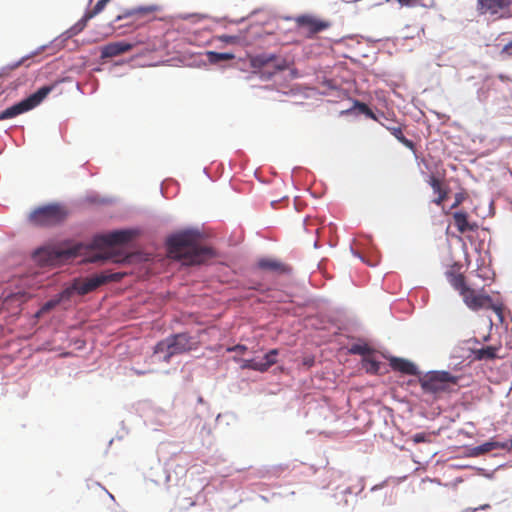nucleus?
<instances>
[{
	"mask_svg": "<svg viewBox=\"0 0 512 512\" xmlns=\"http://www.w3.org/2000/svg\"><path fill=\"white\" fill-rule=\"evenodd\" d=\"M160 9L158 5L139 6L132 9H125L121 14L116 16L115 22H120L124 19H129L127 24L140 25L138 23L142 19L154 14Z\"/></svg>",
	"mask_w": 512,
	"mask_h": 512,
	"instance_id": "obj_11",
	"label": "nucleus"
},
{
	"mask_svg": "<svg viewBox=\"0 0 512 512\" xmlns=\"http://www.w3.org/2000/svg\"><path fill=\"white\" fill-rule=\"evenodd\" d=\"M247 350V347L244 346V345H235L231 348H228V351H231V352H239V353H244L245 351Z\"/></svg>",
	"mask_w": 512,
	"mask_h": 512,
	"instance_id": "obj_36",
	"label": "nucleus"
},
{
	"mask_svg": "<svg viewBox=\"0 0 512 512\" xmlns=\"http://www.w3.org/2000/svg\"><path fill=\"white\" fill-rule=\"evenodd\" d=\"M218 39L221 42H224L226 44H240L243 41H245L244 37L240 34H237V35L223 34V35L218 36Z\"/></svg>",
	"mask_w": 512,
	"mask_h": 512,
	"instance_id": "obj_29",
	"label": "nucleus"
},
{
	"mask_svg": "<svg viewBox=\"0 0 512 512\" xmlns=\"http://www.w3.org/2000/svg\"><path fill=\"white\" fill-rule=\"evenodd\" d=\"M362 368L370 374H378L380 370L381 363L377 361L374 357L369 355L368 357H364L361 361Z\"/></svg>",
	"mask_w": 512,
	"mask_h": 512,
	"instance_id": "obj_24",
	"label": "nucleus"
},
{
	"mask_svg": "<svg viewBox=\"0 0 512 512\" xmlns=\"http://www.w3.org/2000/svg\"><path fill=\"white\" fill-rule=\"evenodd\" d=\"M258 267L260 269L276 272L279 274L287 273L290 270V268L286 264L273 258L260 259L258 261Z\"/></svg>",
	"mask_w": 512,
	"mask_h": 512,
	"instance_id": "obj_17",
	"label": "nucleus"
},
{
	"mask_svg": "<svg viewBox=\"0 0 512 512\" xmlns=\"http://www.w3.org/2000/svg\"><path fill=\"white\" fill-rule=\"evenodd\" d=\"M133 45L125 42V41H118V42H111L106 44L101 49V57L102 58H112L119 56L123 53H126L132 49Z\"/></svg>",
	"mask_w": 512,
	"mask_h": 512,
	"instance_id": "obj_14",
	"label": "nucleus"
},
{
	"mask_svg": "<svg viewBox=\"0 0 512 512\" xmlns=\"http://www.w3.org/2000/svg\"><path fill=\"white\" fill-rule=\"evenodd\" d=\"M494 449H512V440H507L504 442L500 441H488L479 446L472 447L468 450V456L470 457H478L480 455L486 454Z\"/></svg>",
	"mask_w": 512,
	"mask_h": 512,
	"instance_id": "obj_13",
	"label": "nucleus"
},
{
	"mask_svg": "<svg viewBox=\"0 0 512 512\" xmlns=\"http://www.w3.org/2000/svg\"><path fill=\"white\" fill-rule=\"evenodd\" d=\"M356 107L359 109L360 112L366 114L368 117L376 119V116L373 113V111L365 103L356 102Z\"/></svg>",
	"mask_w": 512,
	"mask_h": 512,
	"instance_id": "obj_31",
	"label": "nucleus"
},
{
	"mask_svg": "<svg viewBox=\"0 0 512 512\" xmlns=\"http://www.w3.org/2000/svg\"><path fill=\"white\" fill-rule=\"evenodd\" d=\"M374 352V349L371 348L368 344L366 343H356V344H353L351 345V347L349 348V353L350 354H353V355H361L364 357H368L369 355H371L372 353Z\"/></svg>",
	"mask_w": 512,
	"mask_h": 512,
	"instance_id": "obj_25",
	"label": "nucleus"
},
{
	"mask_svg": "<svg viewBox=\"0 0 512 512\" xmlns=\"http://www.w3.org/2000/svg\"><path fill=\"white\" fill-rule=\"evenodd\" d=\"M199 341L187 333H179L160 341L154 349L156 355L163 353V361L169 362L176 354H182L197 349Z\"/></svg>",
	"mask_w": 512,
	"mask_h": 512,
	"instance_id": "obj_5",
	"label": "nucleus"
},
{
	"mask_svg": "<svg viewBox=\"0 0 512 512\" xmlns=\"http://www.w3.org/2000/svg\"><path fill=\"white\" fill-rule=\"evenodd\" d=\"M446 277L451 286L462 296L464 303L469 309L473 311H478L480 309H490L499 315L502 313L501 306L495 304L491 296L485 293L483 289L477 292L476 290L470 288L466 284L463 274L450 270L446 272Z\"/></svg>",
	"mask_w": 512,
	"mask_h": 512,
	"instance_id": "obj_2",
	"label": "nucleus"
},
{
	"mask_svg": "<svg viewBox=\"0 0 512 512\" xmlns=\"http://www.w3.org/2000/svg\"><path fill=\"white\" fill-rule=\"evenodd\" d=\"M75 249H62L55 247L40 248L34 253V259L41 265H57L58 263L76 256Z\"/></svg>",
	"mask_w": 512,
	"mask_h": 512,
	"instance_id": "obj_8",
	"label": "nucleus"
},
{
	"mask_svg": "<svg viewBox=\"0 0 512 512\" xmlns=\"http://www.w3.org/2000/svg\"><path fill=\"white\" fill-rule=\"evenodd\" d=\"M426 440H427V436L425 433H416L413 436V441L415 443H422V442H425Z\"/></svg>",
	"mask_w": 512,
	"mask_h": 512,
	"instance_id": "obj_35",
	"label": "nucleus"
},
{
	"mask_svg": "<svg viewBox=\"0 0 512 512\" xmlns=\"http://www.w3.org/2000/svg\"><path fill=\"white\" fill-rule=\"evenodd\" d=\"M454 224L460 233L467 231H474L477 229V224H470L468 221V214L464 211H458L453 214Z\"/></svg>",
	"mask_w": 512,
	"mask_h": 512,
	"instance_id": "obj_19",
	"label": "nucleus"
},
{
	"mask_svg": "<svg viewBox=\"0 0 512 512\" xmlns=\"http://www.w3.org/2000/svg\"><path fill=\"white\" fill-rule=\"evenodd\" d=\"M68 216V210L61 204H48L36 208L29 215L32 224L41 227H50L62 223Z\"/></svg>",
	"mask_w": 512,
	"mask_h": 512,
	"instance_id": "obj_6",
	"label": "nucleus"
},
{
	"mask_svg": "<svg viewBox=\"0 0 512 512\" xmlns=\"http://www.w3.org/2000/svg\"><path fill=\"white\" fill-rule=\"evenodd\" d=\"M511 6L512 0H478V11L481 14L497 15L499 18L509 17Z\"/></svg>",
	"mask_w": 512,
	"mask_h": 512,
	"instance_id": "obj_10",
	"label": "nucleus"
},
{
	"mask_svg": "<svg viewBox=\"0 0 512 512\" xmlns=\"http://www.w3.org/2000/svg\"><path fill=\"white\" fill-rule=\"evenodd\" d=\"M114 258V255L110 252H99L92 255L89 259L90 262H100Z\"/></svg>",
	"mask_w": 512,
	"mask_h": 512,
	"instance_id": "obj_30",
	"label": "nucleus"
},
{
	"mask_svg": "<svg viewBox=\"0 0 512 512\" xmlns=\"http://www.w3.org/2000/svg\"><path fill=\"white\" fill-rule=\"evenodd\" d=\"M389 364L393 370L399 371L403 374H407V375H418L419 374V371H418L416 365L407 359L392 357L389 360Z\"/></svg>",
	"mask_w": 512,
	"mask_h": 512,
	"instance_id": "obj_16",
	"label": "nucleus"
},
{
	"mask_svg": "<svg viewBox=\"0 0 512 512\" xmlns=\"http://www.w3.org/2000/svg\"><path fill=\"white\" fill-rule=\"evenodd\" d=\"M278 355L277 349L270 350L264 356V361H262V365L265 367V372L276 363V356Z\"/></svg>",
	"mask_w": 512,
	"mask_h": 512,
	"instance_id": "obj_28",
	"label": "nucleus"
},
{
	"mask_svg": "<svg viewBox=\"0 0 512 512\" xmlns=\"http://www.w3.org/2000/svg\"><path fill=\"white\" fill-rule=\"evenodd\" d=\"M31 110V107L26 99L20 101L19 103L6 108L0 113V120L10 119L16 117L24 112Z\"/></svg>",
	"mask_w": 512,
	"mask_h": 512,
	"instance_id": "obj_18",
	"label": "nucleus"
},
{
	"mask_svg": "<svg viewBox=\"0 0 512 512\" xmlns=\"http://www.w3.org/2000/svg\"><path fill=\"white\" fill-rule=\"evenodd\" d=\"M199 234L194 231H182L167 239L170 257L181 260L185 265H198L213 256L211 248L198 244Z\"/></svg>",
	"mask_w": 512,
	"mask_h": 512,
	"instance_id": "obj_1",
	"label": "nucleus"
},
{
	"mask_svg": "<svg viewBox=\"0 0 512 512\" xmlns=\"http://www.w3.org/2000/svg\"><path fill=\"white\" fill-rule=\"evenodd\" d=\"M251 68L260 72H266L268 78L272 77L278 72L284 71L288 68V62L285 58L276 54L262 53L249 57Z\"/></svg>",
	"mask_w": 512,
	"mask_h": 512,
	"instance_id": "obj_7",
	"label": "nucleus"
},
{
	"mask_svg": "<svg viewBox=\"0 0 512 512\" xmlns=\"http://www.w3.org/2000/svg\"><path fill=\"white\" fill-rule=\"evenodd\" d=\"M131 239L132 233L130 231H113L107 234L95 236L92 242V246L96 249L103 250L105 248H111L115 245L125 244Z\"/></svg>",
	"mask_w": 512,
	"mask_h": 512,
	"instance_id": "obj_9",
	"label": "nucleus"
},
{
	"mask_svg": "<svg viewBox=\"0 0 512 512\" xmlns=\"http://www.w3.org/2000/svg\"><path fill=\"white\" fill-rule=\"evenodd\" d=\"M386 129L399 141L401 142L405 147H407L410 150L415 149V144L413 141L407 139L404 134L402 127L400 125H391L386 126Z\"/></svg>",
	"mask_w": 512,
	"mask_h": 512,
	"instance_id": "obj_20",
	"label": "nucleus"
},
{
	"mask_svg": "<svg viewBox=\"0 0 512 512\" xmlns=\"http://www.w3.org/2000/svg\"><path fill=\"white\" fill-rule=\"evenodd\" d=\"M109 1L99 0L90 11L86 12L82 20L77 24V26H80L79 29L81 30L90 19L102 12Z\"/></svg>",
	"mask_w": 512,
	"mask_h": 512,
	"instance_id": "obj_21",
	"label": "nucleus"
},
{
	"mask_svg": "<svg viewBox=\"0 0 512 512\" xmlns=\"http://www.w3.org/2000/svg\"><path fill=\"white\" fill-rule=\"evenodd\" d=\"M27 59H28V58L23 57V58H22V59H20L19 61H16V62H14L13 64H10V65H8V66L4 67V68H3V73H8V72H10V71H12V70L17 69V68H18V67H20V66L25 62V60H27Z\"/></svg>",
	"mask_w": 512,
	"mask_h": 512,
	"instance_id": "obj_33",
	"label": "nucleus"
},
{
	"mask_svg": "<svg viewBox=\"0 0 512 512\" xmlns=\"http://www.w3.org/2000/svg\"><path fill=\"white\" fill-rule=\"evenodd\" d=\"M296 24L299 28L305 30L307 37L311 38L315 34L328 29L331 26L330 21L320 19L311 15H302L296 18Z\"/></svg>",
	"mask_w": 512,
	"mask_h": 512,
	"instance_id": "obj_12",
	"label": "nucleus"
},
{
	"mask_svg": "<svg viewBox=\"0 0 512 512\" xmlns=\"http://www.w3.org/2000/svg\"><path fill=\"white\" fill-rule=\"evenodd\" d=\"M51 90L52 87L43 86L40 89H38L35 93L27 97L26 100L29 103L31 109L39 105L43 101V99L47 97Z\"/></svg>",
	"mask_w": 512,
	"mask_h": 512,
	"instance_id": "obj_23",
	"label": "nucleus"
},
{
	"mask_svg": "<svg viewBox=\"0 0 512 512\" xmlns=\"http://www.w3.org/2000/svg\"><path fill=\"white\" fill-rule=\"evenodd\" d=\"M499 348L495 346H486L473 351L475 360H494L497 358V351Z\"/></svg>",
	"mask_w": 512,
	"mask_h": 512,
	"instance_id": "obj_22",
	"label": "nucleus"
},
{
	"mask_svg": "<svg viewBox=\"0 0 512 512\" xmlns=\"http://www.w3.org/2000/svg\"><path fill=\"white\" fill-rule=\"evenodd\" d=\"M460 376L448 371H429L419 377V384L423 393L439 397L443 393H450L458 386Z\"/></svg>",
	"mask_w": 512,
	"mask_h": 512,
	"instance_id": "obj_3",
	"label": "nucleus"
},
{
	"mask_svg": "<svg viewBox=\"0 0 512 512\" xmlns=\"http://www.w3.org/2000/svg\"><path fill=\"white\" fill-rule=\"evenodd\" d=\"M241 369H251L258 372H265V367L262 365V361H256L255 359H243L240 364Z\"/></svg>",
	"mask_w": 512,
	"mask_h": 512,
	"instance_id": "obj_27",
	"label": "nucleus"
},
{
	"mask_svg": "<svg viewBox=\"0 0 512 512\" xmlns=\"http://www.w3.org/2000/svg\"><path fill=\"white\" fill-rule=\"evenodd\" d=\"M502 54H505L508 57H512V39L504 45L501 51Z\"/></svg>",
	"mask_w": 512,
	"mask_h": 512,
	"instance_id": "obj_34",
	"label": "nucleus"
},
{
	"mask_svg": "<svg viewBox=\"0 0 512 512\" xmlns=\"http://www.w3.org/2000/svg\"><path fill=\"white\" fill-rule=\"evenodd\" d=\"M123 273H107L103 272L100 274L93 275L89 278L85 279H75L73 283L64 289L61 294L60 298L62 300H68L70 299L75 293L79 295H86L101 285H104L109 282H118L123 278Z\"/></svg>",
	"mask_w": 512,
	"mask_h": 512,
	"instance_id": "obj_4",
	"label": "nucleus"
},
{
	"mask_svg": "<svg viewBox=\"0 0 512 512\" xmlns=\"http://www.w3.org/2000/svg\"><path fill=\"white\" fill-rule=\"evenodd\" d=\"M206 55H207L208 61L211 64H217L221 61L232 60L235 58V55L232 53H219V52H214V51H208L206 53Z\"/></svg>",
	"mask_w": 512,
	"mask_h": 512,
	"instance_id": "obj_26",
	"label": "nucleus"
},
{
	"mask_svg": "<svg viewBox=\"0 0 512 512\" xmlns=\"http://www.w3.org/2000/svg\"><path fill=\"white\" fill-rule=\"evenodd\" d=\"M58 303V301H48L47 303H45L42 307V311H48L50 309H52L53 307L56 306V304Z\"/></svg>",
	"mask_w": 512,
	"mask_h": 512,
	"instance_id": "obj_37",
	"label": "nucleus"
},
{
	"mask_svg": "<svg viewBox=\"0 0 512 512\" xmlns=\"http://www.w3.org/2000/svg\"><path fill=\"white\" fill-rule=\"evenodd\" d=\"M428 184L433 189V192L437 194V197L433 200V203L440 206L447 199L449 189L444 185L443 180L439 179L435 175H430L428 179Z\"/></svg>",
	"mask_w": 512,
	"mask_h": 512,
	"instance_id": "obj_15",
	"label": "nucleus"
},
{
	"mask_svg": "<svg viewBox=\"0 0 512 512\" xmlns=\"http://www.w3.org/2000/svg\"><path fill=\"white\" fill-rule=\"evenodd\" d=\"M466 197L467 194L465 192L456 193L454 197V203L451 205V209H455L461 205L465 201Z\"/></svg>",
	"mask_w": 512,
	"mask_h": 512,
	"instance_id": "obj_32",
	"label": "nucleus"
}]
</instances>
